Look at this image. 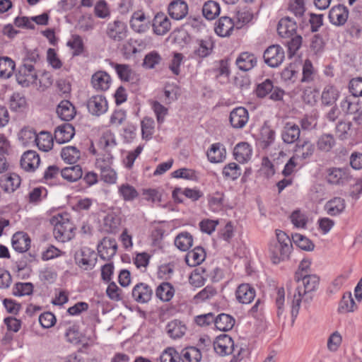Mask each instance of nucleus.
<instances>
[{
    "label": "nucleus",
    "instance_id": "f257e3e1",
    "mask_svg": "<svg viewBox=\"0 0 362 362\" xmlns=\"http://www.w3.org/2000/svg\"><path fill=\"white\" fill-rule=\"evenodd\" d=\"M294 279L297 283L302 281V286L298 285L293 293L291 301V315L296 317L298 315L302 300L309 303L313 299L311 293L314 291L319 284L320 279L315 274H308L301 276V274H295Z\"/></svg>",
    "mask_w": 362,
    "mask_h": 362
},
{
    "label": "nucleus",
    "instance_id": "f03ea898",
    "mask_svg": "<svg viewBox=\"0 0 362 362\" xmlns=\"http://www.w3.org/2000/svg\"><path fill=\"white\" fill-rule=\"evenodd\" d=\"M40 61L37 50H29L25 52L21 66L16 74V81L23 87H28L36 82L37 73L36 66Z\"/></svg>",
    "mask_w": 362,
    "mask_h": 362
},
{
    "label": "nucleus",
    "instance_id": "7ed1b4c3",
    "mask_svg": "<svg viewBox=\"0 0 362 362\" xmlns=\"http://www.w3.org/2000/svg\"><path fill=\"white\" fill-rule=\"evenodd\" d=\"M276 238L269 243V252L274 264L288 259L292 249V242L289 236L281 230H275Z\"/></svg>",
    "mask_w": 362,
    "mask_h": 362
},
{
    "label": "nucleus",
    "instance_id": "20e7f679",
    "mask_svg": "<svg viewBox=\"0 0 362 362\" xmlns=\"http://www.w3.org/2000/svg\"><path fill=\"white\" fill-rule=\"evenodd\" d=\"M41 136H46L47 137V140L43 139V143L41 141L42 137L38 136L33 129L23 128L19 133V139L23 144L35 142L40 149L48 151L52 148L51 137L45 132H42Z\"/></svg>",
    "mask_w": 362,
    "mask_h": 362
},
{
    "label": "nucleus",
    "instance_id": "39448f33",
    "mask_svg": "<svg viewBox=\"0 0 362 362\" xmlns=\"http://www.w3.org/2000/svg\"><path fill=\"white\" fill-rule=\"evenodd\" d=\"M263 58L269 66L278 67L284 60L285 52L280 45H272L264 52Z\"/></svg>",
    "mask_w": 362,
    "mask_h": 362
},
{
    "label": "nucleus",
    "instance_id": "423d86ee",
    "mask_svg": "<svg viewBox=\"0 0 362 362\" xmlns=\"http://www.w3.org/2000/svg\"><path fill=\"white\" fill-rule=\"evenodd\" d=\"M352 178L348 168H331L327 170V182L332 185H344Z\"/></svg>",
    "mask_w": 362,
    "mask_h": 362
},
{
    "label": "nucleus",
    "instance_id": "0eeeda50",
    "mask_svg": "<svg viewBox=\"0 0 362 362\" xmlns=\"http://www.w3.org/2000/svg\"><path fill=\"white\" fill-rule=\"evenodd\" d=\"M76 263L85 269H93L97 262L96 254L94 250L88 247L81 248L75 254Z\"/></svg>",
    "mask_w": 362,
    "mask_h": 362
},
{
    "label": "nucleus",
    "instance_id": "6e6552de",
    "mask_svg": "<svg viewBox=\"0 0 362 362\" xmlns=\"http://www.w3.org/2000/svg\"><path fill=\"white\" fill-rule=\"evenodd\" d=\"M117 250V243L115 238H104L97 246V251L100 259L110 261Z\"/></svg>",
    "mask_w": 362,
    "mask_h": 362
},
{
    "label": "nucleus",
    "instance_id": "1a4fd4ad",
    "mask_svg": "<svg viewBox=\"0 0 362 362\" xmlns=\"http://www.w3.org/2000/svg\"><path fill=\"white\" fill-rule=\"evenodd\" d=\"M131 28L139 33H146L150 28L151 18L142 11L133 13L130 19Z\"/></svg>",
    "mask_w": 362,
    "mask_h": 362
},
{
    "label": "nucleus",
    "instance_id": "9d476101",
    "mask_svg": "<svg viewBox=\"0 0 362 362\" xmlns=\"http://www.w3.org/2000/svg\"><path fill=\"white\" fill-rule=\"evenodd\" d=\"M214 349L221 356L229 355L235 351V344L229 335L223 334L216 338Z\"/></svg>",
    "mask_w": 362,
    "mask_h": 362
},
{
    "label": "nucleus",
    "instance_id": "9b49d317",
    "mask_svg": "<svg viewBox=\"0 0 362 362\" xmlns=\"http://www.w3.org/2000/svg\"><path fill=\"white\" fill-rule=\"evenodd\" d=\"M315 150V146L310 140L299 141L295 146L294 155L293 156L296 159L305 160L313 156Z\"/></svg>",
    "mask_w": 362,
    "mask_h": 362
},
{
    "label": "nucleus",
    "instance_id": "f8f14e48",
    "mask_svg": "<svg viewBox=\"0 0 362 362\" xmlns=\"http://www.w3.org/2000/svg\"><path fill=\"white\" fill-rule=\"evenodd\" d=\"M127 32L126 24L119 20H115L108 23L106 33L110 38L121 41L127 37Z\"/></svg>",
    "mask_w": 362,
    "mask_h": 362
},
{
    "label": "nucleus",
    "instance_id": "ddd939ff",
    "mask_svg": "<svg viewBox=\"0 0 362 362\" xmlns=\"http://www.w3.org/2000/svg\"><path fill=\"white\" fill-rule=\"evenodd\" d=\"M134 300L139 303H146L150 301L153 296V290L145 283H138L132 291Z\"/></svg>",
    "mask_w": 362,
    "mask_h": 362
},
{
    "label": "nucleus",
    "instance_id": "4468645a",
    "mask_svg": "<svg viewBox=\"0 0 362 362\" xmlns=\"http://www.w3.org/2000/svg\"><path fill=\"white\" fill-rule=\"evenodd\" d=\"M87 107L90 114L100 116L107 110V103L104 96L94 95L88 100Z\"/></svg>",
    "mask_w": 362,
    "mask_h": 362
},
{
    "label": "nucleus",
    "instance_id": "2eb2a0df",
    "mask_svg": "<svg viewBox=\"0 0 362 362\" xmlns=\"http://www.w3.org/2000/svg\"><path fill=\"white\" fill-rule=\"evenodd\" d=\"M188 5L183 0H174L170 3L168 11L170 16L177 21L183 19L188 13Z\"/></svg>",
    "mask_w": 362,
    "mask_h": 362
},
{
    "label": "nucleus",
    "instance_id": "dca6fc26",
    "mask_svg": "<svg viewBox=\"0 0 362 362\" xmlns=\"http://www.w3.org/2000/svg\"><path fill=\"white\" fill-rule=\"evenodd\" d=\"M248 119V112L243 107H236L230 112V122L233 128H243L247 124Z\"/></svg>",
    "mask_w": 362,
    "mask_h": 362
},
{
    "label": "nucleus",
    "instance_id": "f3484780",
    "mask_svg": "<svg viewBox=\"0 0 362 362\" xmlns=\"http://www.w3.org/2000/svg\"><path fill=\"white\" fill-rule=\"evenodd\" d=\"M348 16V8L341 4L332 7L329 13V21L335 25H344L347 21Z\"/></svg>",
    "mask_w": 362,
    "mask_h": 362
},
{
    "label": "nucleus",
    "instance_id": "a211bd4d",
    "mask_svg": "<svg viewBox=\"0 0 362 362\" xmlns=\"http://www.w3.org/2000/svg\"><path fill=\"white\" fill-rule=\"evenodd\" d=\"M297 30V23L290 17L282 18L277 26V32L282 37H291L293 36Z\"/></svg>",
    "mask_w": 362,
    "mask_h": 362
},
{
    "label": "nucleus",
    "instance_id": "6ab92c4d",
    "mask_svg": "<svg viewBox=\"0 0 362 362\" xmlns=\"http://www.w3.org/2000/svg\"><path fill=\"white\" fill-rule=\"evenodd\" d=\"M75 134V129L72 124L64 123L59 125L54 131V139L59 144L69 141Z\"/></svg>",
    "mask_w": 362,
    "mask_h": 362
},
{
    "label": "nucleus",
    "instance_id": "aec40b11",
    "mask_svg": "<svg viewBox=\"0 0 362 362\" xmlns=\"http://www.w3.org/2000/svg\"><path fill=\"white\" fill-rule=\"evenodd\" d=\"M235 297L240 303H250L255 297V289L249 284H242L236 289Z\"/></svg>",
    "mask_w": 362,
    "mask_h": 362
},
{
    "label": "nucleus",
    "instance_id": "412c9836",
    "mask_svg": "<svg viewBox=\"0 0 362 362\" xmlns=\"http://www.w3.org/2000/svg\"><path fill=\"white\" fill-rule=\"evenodd\" d=\"M91 84L96 90L105 91L110 86L111 78L105 71H99L92 76Z\"/></svg>",
    "mask_w": 362,
    "mask_h": 362
},
{
    "label": "nucleus",
    "instance_id": "4be33fe9",
    "mask_svg": "<svg viewBox=\"0 0 362 362\" xmlns=\"http://www.w3.org/2000/svg\"><path fill=\"white\" fill-rule=\"evenodd\" d=\"M152 26L156 35H163L170 30L171 23L165 13H158L153 20Z\"/></svg>",
    "mask_w": 362,
    "mask_h": 362
},
{
    "label": "nucleus",
    "instance_id": "5701e85b",
    "mask_svg": "<svg viewBox=\"0 0 362 362\" xmlns=\"http://www.w3.org/2000/svg\"><path fill=\"white\" fill-rule=\"evenodd\" d=\"M40 159L35 151H27L21 159V165L26 171H34L39 165Z\"/></svg>",
    "mask_w": 362,
    "mask_h": 362
},
{
    "label": "nucleus",
    "instance_id": "b1692460",
    "mask_svg": "<svg viewBox=\"0 0 362 362\" xmlns=\"http://www.w3.org/2000/svg\"><path fill=\"white\" fill-rule=\"evenodd\" d=\"M300 135L299 127L291 122H287L283 128L281 138L284 143L291 144L297 141Z\"/></svg>",
    "mask_w": 362,
    "mask_h": 362
},
{
    "label": "nucleus",
    "instance_id": "393cba45",
    "mask_svg": "<svg viewBox=\"0 0 362 362\" xmlns=\"http://www.w3.org/2000/svg\"><path fill=\"white\" fill-rule=\"evenodd\" d=\"M11 243L16 251L24 252L30 248V238L27 233L19 231L13 234Z\"/></svg>",
    "mask_w": 362,
    "mask_h": 362
},
{
    "label": "nucleus",
    "instance_id": "a878e982",
    "mask_svg": "<svg viewBox=\"0 0 362 362\" xmlns=\"http://www.w3.org/2000/svg\"><path fill=\"white\" fill-rule=\"evenodd\" d=\"M226 151L221 143L211 144L206 152V156L210 163H218L222 162L226 158Z\"/></svg>",
    "mask_w": 362,
    "mask_h": 362
},
{
    "label": "nucleus",
    "instance_id": "bb28decb",
    "mask_svg": "<svg viewBox=\"0 0 362 362\" xmlns=\"http://www.w3.org/2000/svg\"><path fill=\"white\" fill-rule=\"evenodd\" d=\"M238 69L243 71L251 70L257 64V57L254 54L245 52L240 54L235 61Z\"/></svg>",
    "mask_w": 362,
    "mask_h": 362
},
{
    "label": "nucleus",
    "instance_id": "cd10ccee",
    "mask_svg": "<svg viewBox=\"0 0 362 362\" xmlns=\"http://www.w3.org/2000/svg\"><path fill=\"white\" fill-rule=\"evenodd\" d=\"M21 177L16 173L3 176L0 180L1 187L6 192L11 193L16 190L21 185Z\"/></svg>",
    "mask_w": 362,
    "mask_h": 362
},
{
    "label": "nucleus",
    "instance_id": "c85d7f7f",
    "mask_svg": "<svg viewBox=\"0 0 362 362\" xmlns=\"http://www.w3.org/2000/svg\"><path fill=\"white\" fill-rule=\"evenodd\" d=\"M339 96V91L332 85H327L321 94V102L323 105L332 106L335 105Z\"/></svg>",
    "mask_w": 362,
    "mask_h": 362
},
{
    "label": "nucleus",
    "instance_id": "c756f323",
    "mask_svg": "<svg viewBox=\"0 0 362 362\" xmlns=\"http://www.w3.org/2000/svg\"><path fill=\"white\" fill-rule=\"evenodd\" d=\"M234 25V23L230 18L222 16L216 24L215 32L221 37H228L233 30Z\"/></svg>",
    "mask_w": 362,
    "mask_h": 362
},
{
    "label": "nucleus",
    "instance_id": "7c9ffc66",
    "mask_svg": "<svg viewBox=\"0 0 362 362\" xmlns=\"http://www.w3.org/2000/svg\"><path fill=\"white\" fill-rule=\"evenodd\" d=\"M235 323V318L228 314L221 313L216 316L214 326L222 332H228L233 329Z\"/></svg>",
    "mask_w": 362,
    "mask_h": 362
},
{
    "label": "nucleus",
    "instance_id": "2f4dec72",
    "mask_svg": "<svg viewBox=\"0 0 362 362\" xmlns=\"http://www.w3.org/2000/svg\"><path fill=\"white\" fill-rule=\"evenodd\" d=\"M233 155L235 159L239 163H245L250 159L252 156V149L250 146L246 142L238 144L234 148Z\"/></svg>",
    "mask_w": 362,
    "mask_h": 362
},
{
    "label": "nucleus",
    "instance_id": "473e14b6",
    "mask_svg": "<svg viewBox=\"0 0 362 362\" xmlns=\"http://www.w3.org/2000/svg\"><path fill=\"white\" fill-rule=\"evenodd\" d=\"M179 354L182 362H200L202 358L200 349L195 346L186 347Z\"/></svg>",
    "mask_w": 362,
    "mask_h": 362
},
{
    "label": "nucleus",
    "instance_id": "72a5a7b5",
    "mask_svg": "<svg viewBox=\"0 0 362 362\" xmlns=\"http://www.w3.org/2000/svg\"><path fill=\"white\" fill-rule=\"evenodd\" d=\"M206 254L203 247H196L188 252L185 257L186 263L190 267L200 264L205 259Z\"/></svg>",
    "mask_w": 362,
    "mask_h": 362
},
{
    "label": "nucleus",
    "instance_id": "f704fd0d",
    "mask_svg": "<svg viewBox=\"0 0 362 362\" xmlns=\"http://www.w3.org/2000/svg\"><path fill=\"white\" fill-rule=\"evenodd\" d=\"M57 113L61 119L69 121L75 116V108L69 100H62L57 106Z\"/></svg>",
    "mask_w": 362,
    "mask_h": 362
},
{
    "label": "nucleus",
    "instance_id": "c9c22d12",
    "mask_svg": "<svg viewBox=\"0 0 362 362\" xmlns=\"http://www.w3.org/2000/svg\"><path fill=\"white\" fill-rule=\"evenodd\" d=\"M175 294V288L170 283L163 282L156 290V296L163 302L170 301Z\"/></svg>",
    "mask_w": 362,
    "mask_h": 362
},
{
    "label": "nucleus",
    "instance_id": "e433bc0d",
    "mask_svg": "<svg viewBox=\"0 0 362 362\" xmlns=\"http://www.w3.org/2000/svg\"><path fill=\"white\" fill-rule=\"evenodd\" d=\"M186 329V327L177 320L168 322L166 326L168 334L170 338L175 339L181 338L185 334Z\"/></svg>",
    "mask_w": 362,
    "mask_h": 362
},
{
    "label": "nucleus",
    "instance_id": "4c0bfd02",
    "mask_svg": "<svg viewBox=\"0 0 362 362\" xmlns=\"http://www.w3.org/2000/svg\"><path fill=\"white\" fill-rule=\"evenodd\" d=\"M83 175L82 168L79 165L66 167L61 170L62 177L71 182L79 180Z\"/></svg>",
    "mask_w": 362,
    "mask_h": 362
},
{
    "label": "nucleus",
    "instance_id": "58836bf2",
    "mask_svg": "<svg viewBox=\"0 0 362 362\" xmlns=\"http://www.w3.org/2000/svg\"><path fill=\"white\" fill-rule=\"evenodd\" d=\"M221 8L219 4L213 0L207 1L202 7L203 16L207 20H214L220 14Z\"/></svg>",
    "mask_w": 362,
    "mask_h": 362
},
{
    "label": "nucleus",
    "instance_id": "ea45409f",
    "mask_svg": "<svg viewBox=\"0 0 362 362\" xmlns=\"http://www.w3.org/2000/svg\"><path fill=\"white\" fill-rule=\"evenodd\" d=\"M15 62L8 57H0V78H8L15 69Z\"/></svg>",
    "mask_w": 362,
    "mask_h": 362
},
{
    "label": "nucleus",
    "instance_id": "a19ab883",
    "mask_svg": "<svg viewBox=\"0 0 362 362\" xmlns=\"http://www.w3.org/2000/svg\"><path fill=\"white\" fill-rule=\"evenodd\" d=\"M62 158L70 164L76 163L81 157V152L76 147L69 146L62 148Z\"/></svg>",
    "mask_w": 362,
    "mask_h": 362
},
{
    "label": "nucleus",
    "instance_id": "79ce46f5",
    "mask_svg": "<svg viewBox=\"0 0 362 362\" xmlns=\"http://www.w3.org/2000/svg\"><path fill=\"white\" fill-rule=\"evenodd\" d=\"M345 208L344 200L341 197H334L325 204L328 214L335 216L340 214Z\"/></svg>",
    "mask_w": 362,
    "mask_h": 362
},
{
    "label": "nucleus",
    "instance_id": "37998d69",
    "mask_svg": "<svg viewBox=\"0 0 362 362\" xmlns=\"http://www.w3.org/2000/svg\"><path fill=\"white\" fill-rule=\"evenodd\" d=\"M356 308V303L352 297L351 293H345L340 300L338 310L339 313L354 312Z\"/></svg>",
    "mask_w": 362,
    "mask_h": 362
},
{
    "label": "nucleus",
    "instance_id": "c03bdc74",
    "mask_svg": "<svg viewBox=\"0 0 362 362\" xmlns=\"http://www.w3.org/2000/svg\"><path fill=\"white\" fill-rule=\"evenodd\" d=\"M213 49V42L209 39L198 40V47L194 49V54L200 58L208 57Z\"/></svg>",
    "mask_w": 362,
    "mask_h": 362
},
{
    "label": "nucleus",
    "instance_id": "a18cd8bd",
    "mask_svg": "<svg viewBox=\"0 0 362 362\" xmlns=\"http://www.w3.org/2000/svg\"><path fill=\"white\" fill-rule=\"evenodd\" d=\"M193 238L187 232L181 233L175 239V245L182 251L188 250L192 245Z\"/></svg>",
    "mask_w": 362,
    "mask_h": 362
},
{
    "label": "nucleus",
    "instance_id": "49530a36",
    "mask_svg": "<svg viewBox=\"0 0 362 362\" xmlns=\"http://www.w3.org/2000/svg\"><path fill=\"white\" fill-rule=\"evenodd\" d=\"M117 143L114 136L110 133L103 134L100 139L99 147L101 149V153H110L112 150L116 147Z\"/></svg>",
    "mask_w": 362,
    "mask_h": 362
},
{
    "label": "nucleus",
    "instance_id": "de8ad7c7",
    "mask_svg": "<svg viewBox=\"0 0 362 362\" xmlns=\"http://www.w3.org/2000/svg\"><path fill=\"white\" fill-rule=\"evenodd\" d=\"M74 229L76 228H54L53 234L58 241L65 243L74 237Z\"/></svg>",
    "mask_w": 362,
    "mask_h": 362
},
{
    "label": "nucleus",
    "instance_id": "09e8293b",
    "mask_svg": "<svg viewBox=\"0 0 362 362\" xmlns=\"http://www.w3.org/2000/svg\"><path fill=\"white\" fill-rule=\"evenodd\" d=\"M112 66L122 81H129L133 78L134 71L129 65L112 63Z\"/></svg>",
    "mask_w": 362,
    "mask_h": 362
},
{
    "label": "nucleus",
    "instance_id": "8fccbe9b",
    "mask_svg": "<svg viewBox=\"0 0 362 362\" xmlns=\"http://www.w3.org/2000/svg\"><path fill=\"white\" fill-rule=\"evenodd\" d=\"M224 194L220 192H216L208 196V204L212 211H219L223 206Z\"/></svg>",
    "mask_w": 362,
    "mask_h": 362
},
{
    "label": "nucleus",
    "instance_id": "3c124183",
    "mask_svg": "<svg viewBox=\"0 0 362 362\" xmlns=\"http://www.w3.org/2000/svg\"><path fill=\"white\" fill-rule=\"evenodd\" d=\"M66 45L73 50L74 56L81 54L84 49V45L81 37L78 35H72Z\"/></svg>",
    "mask_w": 362,
    "mask_h": 362
},
{
    "label": "nucleus",
    "instance_id": "603ef678",
    "mask_svg": "<svg viewBox=\"0 0 362 362\" xmlns=\"http://www.w3.org/2000/svg\"><path fill=\"white\" fill-rule=\"evenodd\" d=\"M223 175L226 179L235 180L241 175V169L235 163H230L223 168Z\"/></svg>",
    "mask_w": 362,
    "mask_h": 362
},
{
    "label": "nucleus",
    "instance_id": "864d4df0",
    "mask_svg": "<svg viewBox=\"0 0 362 362\" xmlns=\"http://www.w3.org/2000/svg\"><path fill=\"white\" fill-rule=\"evenodd\" d=\"M114 157L112 153H99L95 160V168L98 170L111 167L113 163Z\"/></svg>",
    "mask_w": 362,
    "mask_h": 362
},
{
    "label": "nucleus",
    "instance_id": "5fc2aeb1",
    "mask_svg": "<svg viewBox=\"0 0 362 362\" xmlns=\"http://www.w3.org/2000/svg\"><path fill=\"white\" fill-rule=\"evenodd\" d=\"M27 105L26 99L23 95L14 93L10 98V107L14 111H23Z\"/></svg>",
    "mask_w": 362,
    "mask_h": 362
},
{
    "label": "nucleus",
    "instance_id": "6e6d98bb",
    "mask_svg": "<svg viewBox=\"0 0 362 362\" xmlns=\"http://www.w3.org/2000/svg\"><path fill=\"white\" fill-rule=\"evenodd\" d=\"M292 239L296 245L300 249L305 251H312L314 250L315 245L307 237L296 233L292 235Z\"/></svg>",
    "mask_w": 362,
    "mask_h": 362
},
{
    "label": "nucleus",
    "instance_id": "4d7b16f0",
    "mask_svg": "<svg viewBox=\"0 0 362 362\" xmlns=\"http://www.w3.org/2000/svg\"><path fill=\"white\" fill-rule=\"evenodd\" d=\"M33 288L34 286L32 283L18 282L14 285L12 293L15 296H29L33 293Z\"/></svg>",
    "mask_w": 362,
    "mask_h": 362
},
{
    "label": "nucleus",
    "instance_id": "13d9d810",
    "mask_svg": "<svg viewBox=\"0 0 362 362\" xmlns=\"http://www.w3.org/2000/svg\"><path fill=\"white\" fill-rule=\"evenodd\" d=\"M303 76L301 82L310 83L314 81L316 76V71L315 70L310 60L306 59L303 66Z\"/></svg>",
    "mask_w": 362,
    "mask_h": 362
},
{
    "label": "nucleus",
    "instance_id": "bf43d9fd",
    "mask_svg": "<svg viewBox=\"0 0 362 362\" xmlns=\"http://www.w3.org/2000/svg\"><path fill=\"white\" fill-rule=\"evenodd\" d=\"M162 61V57L159 53L156 51H152L146 54L143 66L144 67L152 69L156 67V65L159 64Z\"/></svg>",
    "mask_w": 362,
    "mask_h": 362
},
{
    "label": "nucleus",
    "instance_id": "052dcab7",
    "mask_svg": "<svg viewBox=\"0 0 362 362\" xmlns=\"http://www.w3.org/2000/svg\"><path fill=\"white\" fill-rule=\"evenodd\" d=\"M217 294L216 289L212 286H207L194 296V300L197 303H202L212 298Z\"/></svg>",
    "mask_w": 362,
    "mask_h": 362
},
{
    "label": "nucleus",
    "instance_id": "680f3d73",
    "mask_svg": "<svg viewBox=\"0 0 362 362\" xmlns=\"http://www.w3.org/2000/svg\"><path fill=\"white\" fill-rule=\"evenodd\" d=\"M160 362H180V354L173 347H168L165 349L160 356Z\"/></svg>",
    "mask_w": 362,
    "mask_h": 362
},
{
    "label": "nucleus",
    "instance_id": "e2e57ef3",
    "mask_svg": "<svg viewBox=\"0 0 362 362\" xmlns=\"http://www.w3.org/2000/svg\"><path fill=\"white\" fill-rule=\"evenodd\" d=\"M335 144L334 139L332 134H323L317 141V147L323 151H329Z\"/></svg>",
    "mask_w": 362,
    "mask_h": 362
},
{
    "label": "nucleus",
    "instance_id": "0e129e2a",
    "mask_svg": "<svg viewBox=\"0 0 362 362\" xmlns=\"http://www.w3.org/2000/svg\"><path fill=\"white\" fill-rule=\"evenodd\" d=\"M274 88V83L271 79L267 78L259 83L256 88V95L258 98L266 97Z\"/></svg>",
    "mask_w": 362,
    "mask_h": 362
},
{
    "label": "nucleus",
    "instance_id": "69168bd1",
    "mask_svg": "<svg viewBox=\"0 0 362 362\" xmlns=\"http://www.w3.org/2000/svg\"><path fill=\"white\" fill-rule=\"evenodd\" d=\"M142 137L150 139L154 132V121L152 118L145 117L141 122Z\"/></svg>",
    "mask_w": 362,
    "mask_h": 362
},
{
    "label": "nucleus",
    "instance_id": "338daca9",
    "mask_svg": "<svg viewBox=\"0 0 362 362\" xmlns=\"http://www.w3.org/2000/svg\"><path fill=\"white\" fill-rule=\"evenodd\" d=\"M288 10L297 18H300L305 13L304 0H290Z\"/></svg>",
    "mask_w": 362,
    "mask_h": 362
},
{
    "label": "nucleus",
    "instance_id": "774afa93",
    "mask_svg": "<svg viewBox=\"0 0 362 362\" xmlns=\"http://www.w3.org/2000/svg\"><path fill=\"white\" fill-rule=\"evenodd\" d=\"M342 342V337L338 331L332 333L327 339V349L329 351L335 352L339 348Z\"/></svg>",
    "mask_w": 362,
    "mask_h": 362
}]
</instances>
